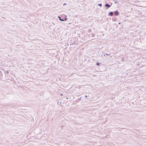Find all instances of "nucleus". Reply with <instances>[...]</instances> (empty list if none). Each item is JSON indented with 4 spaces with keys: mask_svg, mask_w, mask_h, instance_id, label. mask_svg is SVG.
<instances>
[{
    "mask_svg": "<svg viewBox=\"0 0 146 146\" xmlns=\"http://www.w3.org/2000/svg\"><path fill=\"white\" fill-rule=\"evenodd\" d=\"M112 4V3H111V5H110L109 4H106L105 5V6L106 7H107V8H108L110 7L111 6V5Z\"/></svg>",
    "mask_w": 146,
    "mask_h": 146,
    "instance_id": "f257e3e1",
    "label": "nucleus"
},
{
    "mask_svg": "<svg viewBox=\"0 0 146 146\" xmlns=\"http://www.w3.org/2000/svg\"><path fill=\"white\" fill-rule=\"evenodd\" d=\"M115 15L116 16H118L119 15L118 12V11H115Z\"/></svg>",
    "mask_w": 146,
    "mask_h": 146,
    "instance_id": "f03ea898",
    "label": "nucleus"
},
{
    "mask_svg": "<svg viewBox=\"0 0 146 146\" xmlns=\"http://www.w3.org/2000/svg\"><path fill=\"white\" fill-rule=\"evenodd\" d=\"M113 15V13L112 12H110L109 13V15L111 16H112Z\"/></svg>",
    "mask_w": 146,
    "mask_h": 146,
    "instance_id": "7ed1b4c3",
    "label": "nucleus"
},
{
    "mask_svg": "<svg viewBox=\"0 0 146 146\" xmlns=\"http://www.w3.org/2000/svg\"><path fill=\"white\" fill-rule=\"evenodd\" d=\"M58 17L59 18V20L60 21H64V20L63 19H61L60 17L58 16Z\"/></svg>",
    "mask_w": 146,
    "mask_h": 146,
    "instance_id": "20e7f679",
    "label": "nucleus"
},
{
    "mask_svg": "<svg viewBox=\"0 0 146 146\" xmlns=\"http://www.w3.org/2000/svg\"><path fill=\"white\" fill-rule=\"evenodd\" d=\"M95 36V34H94V33H92L91 34V36H92L94 37V36Z\"/></svg>",
    "mask_w": 146,
    "mask_h": 146,
    "instance_id": "39448f33",
    "label": "nucleus"
},
{
    "mask_svg": "<svg viewBox=\"0 0 146 146\" xmlns=\"http://www.w3.org/2000/svg\"><path fill=\"white\" fill-rule=\"evenodd\" d=\"M98 5L100 7H101L102 6V4L101 3L99 4Z\"/></svg>",
    "mask_w": 146,
    "mask_h": 146,
    "instance_id": "423d86ee",
    "label": "nucleus"
},
{
    "mask_svg": "<svg viewBox=\"0 0 146 146\" xmlns=\"http://www.w3.org/2000/svg\"><path fill=\"white\" fill-rule=\"evenodd\" d=\"M96 64L98 65V66H99L100 64L99 63H98V62H97L96 63Z\"/></svg>",
    "mask_w": 146,
    "mask_h": 146,
    "instance_id": "0eeeda50",
    "label": "nucleus"
},
{
    "mask_svg": "<svg viewBox=\"0 0 146 146\" xmlns=\"http://www.w3.org/2000/svg\"><path fill=\"white\" fill-rule=\"evenodd\" d=\"M65 21H66L67 20V19L66 18H65L64 19Z\"/></svg>",
    "mask_w": 146,
    "mask_h": 146,
    "instance_id": "6e6552de",
    "label": "nucleus"
},
{
    "mask_svg": "<svg viewBox=\"0 0 146 146\" xmlns=\"http://www.w3.org/2000/svg\"><path fill=\"white\" fill-rule=\"evenodd\" d=\"M85 98H87V96L86 95V96H85Z\"/></svg>",
    "mask_w": 146,
    "mask_h": 146,
    "instance_id": "1a4fd4ad",
    "label": "nucleus"
},
{
    "mask_svg": "<svg viewBox=\"0 0 146 146\" xmlns=\"http://www.w3.org/2000/svg\"><path fill=\"white\" fill-rule=\"evenodd\" d=\"M106 55H109V54H107V53H106Z\"/></svg>",
    "mask_w": 146,
    "mask_h": 146,
    "instance_id": "9d476101",
    "label": "nucleus"
},
{
    "mask_svg": "<svg viewBox=\"0 0 146 146\" xmlns=\"http://www.w3.org/2000/svg\"><path fill=\"white\" fill-rule=\"evenodd\" d=\"M65 4H64V5H65Z\"/></svg>",
    "mask_w": 146,
    "mask_h": 146,
    "instance_id": "9b49d317",
    "label": "nucleus"
}]
</instances>
